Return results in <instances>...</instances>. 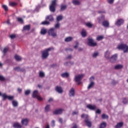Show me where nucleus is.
I'll use <instances>...</instances> for the list:
<instances>
[{
  "instance_id": "72a5a7b5",
  "label": "nucleus",
  "mask_w": 128,
  "mask_h": 128,
  "mask_svg": "<svg viewBox=\"0 0 128 128\" xmlns=\"http://www.w3.org/2000/svg\"><path fill=\"white\" fill-rule=\"evenodd\" d=\"M66 5H62L61 6V8H60V10L62 12L63 10H66Z\"/></svg>"
},
{
  "instance_id": "6e6552de",
  "label": "nucleus",
  "mask_w": 128,
  "mask_h": 128,
  "mask_svg": "<svg viewBox=\"0 0 128 128\" xmlns=\"http://www.w3.org/2000/svg\"><path fill=\"white\" fill-rule=\"evenodd\" d=\"M84 122L88 128H92V121H90L88 116L85 118Z\"/></svg>"
},
{
  "instance_id": "412c9836",
  "label": "nucleus",
  "mask_w": 128,
  "mask_h": 128,
  "mask_svg": "<svg viewBox=\"0 0 128 128\" xmlns=\"http://www.w3.org/2000/svg\"><path fill=\"white\" fill-rule=\"evenodd\" d=\"M81 36H82V38H86V31L84 30H82L81 32Z\"/></svg>"
},
{
  "instance_id": "c9c22d12",
  "label": "nucleus",
  "mask_w": 128,
  "mask_h": 128,
  "mask_svg": "<svg viewBox=\"0 0 128 128\" xmlns=\"http://www.w3.org/2000/svg\"><path fill=\"white\" fill-rule=\"evenodd\" d=\"M72 4L76 6H78V4H80V2L78 0H74L72 1Z\"/></svg>"
},
{
  "instance_id": "393cba45",
  "label": "nucleus",
  "mask_w": 128,
  "mask_h": 128,
  "mask_svg": "<svg viewBox=\"0 0 128 128\" xmlns=\"http://www.w3.org/2000/svg\"><path fill=\"white\" fill-rule=\"evenodd\" d=\"M62 78H68L70 76V74L68 72H64L61 74Z\"/></svg>"
},
{
  "instance_id": "bb28decb",
  "label": "nucleus",
  "mask_w": 128,
  "mask_h": 128,
  "mask_svg": "<svg viewBox=\"0 0 128 128\" xmlns=\"http://www.w3.org/2000/svg\"><path fill=\"white\" fill-rule=\"evenodd\" d=\"M62 18H64V16L62 15H60L57 16L56 17V20L57 22H60V20H62Z\"/></svg>"
},
{
  "instance_id": "a211bd4d",
  "label": "nucleus",
  "mask_w": 128,
  "mask_h": 128,
  "mask_svg": "<svg viewBox=\"0 0 128 128\" xmlns=\"http://www.w3.org/2000/svg\"><path fill=\"white\" fill-rule=\"evenodd\" d=\"M38 90H34L32 94V98H36L38 96Z\"/></svg>"
},
{
  "instance_id": "f03ea898",
  "label": "nucleus",
  "mask_w": 128,
  "mask_h": 128,
  "mask_svg": "<svg viewBox=\"0 0 128 128\" xmlns=\"http://www.w3.org/2000/svg\"><path fill=\"white\" fill-rule=\"evenodd\" d=\"M58 0H53L50 6V10L52 12H56V2Z\"/></svg>"
},
{
  "instance_id": "13d9d810",
  "label": "nucleus",
  "mask_w": 128,
  "mask_h": 128,
  "mask_svg": "<svg viewBox=\"0 0 128 128\" xmlns=\"http://www.w3.org/2000/svg\"><path fill=\"white\" fill-rule=\"evenodd\" d=\"M114 0H108V2L110 4H114Z\"/></svg>"
},
{
  "instance_id": "1a4fd4ad",
  "label": "nucleus",
  "mask_w": 128,
  "mask_h": 128,
  "mask_svg": "<svg viewBox=\"0 0 128 128\" xmlns=\"http://www.w3.org/2000/svg\"><path fill=\"white\" fill-rule=\"evenodd\" d=\"M55 90H56L58 94H62V92H64L62 88L60 86H56L55 88Z\"/></svg>"
},
{
  "instance_id": "2f4dec72",
  "label": "nucleus",
  "mask_w": 128,
  "mask_h": 128,
  "mask_svg": "<svg viewBox=\"0 0 128 128\" xmlns=\"http://www.w3.org/2000/svg\"><path fill=\"white\" fill-rule=\"evenodd\" d=\"M45 76H46V74H44V72L42 71L39 72L40 78H44Z\"/></svg>"
},
{
  "instance_id": "c85d7f7f",
  "label": "nucleus",
  "mask_w": 128,
  "mask_h": 128,
  "mask_svg": "<svg viewBox=\"0 0 128 128\" xmlns=\"http://www.w3.org/2000/svg\"><path fill=\"white\" fill-rule=\"evenodd\" d=\"M12 104L13 106H14V108H16V106H18V102L16 100H13L12 102Z\"/></svg>"
},
{
  "instance_id": "f3484780",
  "label": "nucleus",
  "mask_w": 128,
  "mask_h": 128,
  "mask_svg": "<svg viewBox=\"0 0 128 128\" xmlns=\"http://www.w3.org/2000/svg\"><path fill=\"white\" fill-rule=\"evenodd\" d=\"M98 24H102L104 20V16H102L98 18Z\"/></svg>"
},
{
  "instance_id": "9d476101",
  "label": "nucleus",
  "mask_w": 128,
  "mask_h": 128,
  "mask_svg": "<svg viewBox=\"0 0 128 128\" xmlns=\"http://www.w3.org/2000/svg\"><path fill=\"white\" fill-rule=\"evenodd\" d=\"M116 58H118V56L115 54L112 56L109 59L110 62H115L116 60Z\"/></svg>"
},
{
  "instance_id": "20e7f679",
  "label": "nucleus",
  "mask_w": 128,
  "mask_h": 128,
  "mask_svg": "<svg viewBox=\"0 0 128 128\" xmlns=\"http://www.w3.org/2000/svg\"><path fill=\"white\" fill-rule=\"evenodd\" d=\"M118 48L122 50L124 52H128V46L126 44H121L118 46Z\"/></svg>"
},
{
  "instance_id": "6e6d98bb",
  "label": "nucleus",
  "mask_w": 128,
  "mask_h": 128,
  "mask_svg": "<svg viewBox=\"0 0 128 128\" xmlns=\"http://www.w3.org/2000/svg\"><path fill=\"white\" fill-rule=\"evenodd\" d=\"M98 56V52H95L93 54L92 56L93 58H96Z\"/></svg>"
},
{
  "instance_id": "a18cd8bd",
  "label": "nucleus",
  "mask_w": 128,
  "mask_h": 128,
  "mask_svg": "<svg viewBox=\"0 0 128 128\" xmlns=\"http://www.w3.org/2000/svg\"><path fill=\"white\" fill-rule=\"evenodd\" d=\"M86 26H88V28H92V24L90 22H88L86 24Z\"/></svg>"
},
{
  "instance_id": "4be33fe9",
  "label": "nucleus",
  "mask_w": 128,
  "mask_h": 128,
  "mask_svg": "<svg viewBox=\"0 0 128 128\" xmlns=\"http://www.w3.org/2000/svg\"><path fill=\"white\" fill-rule=\"evenodd\" d=\"M124 126V123L122 122H118L116 124V125L115 126L116 128H120L122 126Z\"/></svg>"
},
{
  "instance_id": "c756f323",
  "label": "nucleus",
  "mask_w": 128,
  "mask_h": 128,
  "mask_svg": "<svg viewBox=\"0 0 128 128\" xmlns=\"http://www.w3.org/2000/svg\"><path fill=\"white\" fill-rule=\"evenodd\" d=\"M50 22L46 20L42 22L41 23V24H42L43 26H48L50 24Z\"/></svg>"
},
{
  "instance_id": "680f3d73",
  "label": "nucleus",
  "mask_w": 128,
  "mask_h": 128,
  "mask_svg": "<svg viewBox=\"0 0 128 128\" xmlns=\"http://www.w3.org/2000/svg\"><path fill=\"white\" fill-rule=\"evenodd\" d=\"M100 112H102V111H100V110L99 109H98L96 110V114H100Z\"/></svg>"
},
{
  "instance_id": "69168bd1",
  "label": "nucleus",
  "mask_w": 128,
  "mask_h": 128,
  "mask_svg": "<svg viewBox=\"0 0 128 128\" xmlns=\"http://www.w3.org/2000/svg\"><path fill=\"white\" fill-rule=\"evenodd\" d=\"M22 88H18V92H19L20 94V92H22Z\"/></svg>"
},
{
  "instance_id": "0e129e2a",
  "label": "nucleus",
  "mask_w": 128,
  "mask_h": 128,
  "mask_svg": "<svg viewBox=\"0 0 128 128\" xmlns=\"http://www.w3.org/2000/svg\"><path fill=\"white\" fill-rule=\"evenodd\" d=\"M72 58V55H69L66 57V60H70Z\"/></svg>"
},
{
  "instance_id": "8fccbe9b",
  "label": "nucleus",
  "mask_w": 128,
  "mask_h": 128,
  "mask_svg": "<svg viewBox=\"0 0 128 128\" xmlns=\"http://www.w3.org/2000/svg\"><path fill=\"white\" fill-rule=\"evenodd\" d=\"M30 94V90H26L25 91V94L26 96H28Z\"/></svg>"
},
{
  "instance_id": "58836bf2",
  "label": "nucleus",
  "mask_w": 128,
  "mask_h": 128,
  "mask_svg": "<svg viewBox=\"0 0 128 128\" xmlns=\"http://www.w3.org/2000/svg\"><path fill=\"white\" fill-rule=\"evenodd\" d=\"M102 120H106V118H108V115H106V114H102Z\"/></svg>"
},
{
  "instance_id": "49530a36",
  "label": "nucleus",
  "mask_w": 128,
  "mask_h": 128,
  "mask_svg": "<svg viewBox=\"0 0 128 128\" xmlns=\"http://www.w3.org/2000/svg\"><path fill=\"white\" fill-rule=\"evenodd\" d=\"M122 102H123L124 104H128V100L126 99V98H123Z\"/></svg>"
},
{
  "instance_id": "5701e85b",
  "label": "nucleus",
  "mask_w": 128,
  "mask_h": 128,
  "mask_svg": "<svg viewBox=\"0 0 128 128\" xmlns=\"http://www.w3.org/2000/svg\"><path fill=\"white\" fill-rule=\"evenodd\" d=\"M14 58L17 62H20V60H22V57L18 55H15Z\"/></svg>"
},
{
  "instance_id": "3c124183",
  "label": "nucleus",
  "mask_w": 128,
  "mask_h": 128,
  "mask_svg": "<svg viewBox=\"0 0 128 128\" xmlns=\"http://www.w3.org/2000/svg\"><path fill=\"white\" fill-rule=\"evenodd\" d=\"M20 72H26V69L24 68H20Z\"/></svg>"
},
{
  "instance_id": "dca6fc26",
  "label": "nucleus",
  "mask_w": 128,
  "mask_h": 128,
  "mask_svg": "<svg viewBox=\"0 0 128 128\" xmlns=\"http://www.w3.org/2000/svg\"><path fill=\"white\" fill-rule=\"evenodd\" d=\"M28 119L25 118L23 119L22 120V124L23 126H28Z\"/></svg>"
},
{
  "instance_id": "423d86ee",
  "label": "nucleus",
  "mask_w": 128,
  "mask_h": 128,
  "mask_svg": "<svg viewBox=\"0 0 128 128\" xmlns=\"http://www.w3.org/2000/svg\"><path fill=\"white\" fill-rule=\"evenodd\" d=\"M84 76V74H80L75 76V82H79L82 79V78Z\"/></svg>"
},
{
  "instance_id": "ddd939ff",
  "label": "nucleus",
  "mask_w": 128,
  "mask_h": 128,
  "mask_svg": "<svg viewBox=\"0 0 128 128\" xmlns=\"http://www.w3.org/2000/svg\"><path fill=\"white\" fill-rule=\"evenodd\" d=\"M102 24L104 28H108V26H110V22H108V20H104L102 22Z\"/></svg>"
},
{
  "instance_id": "a19ab883",
  "label": "nucleus",
  "mask_w": 128,
  "mask_h": 128,
  "mask_svg": "<svg viewBox=\"0 0 128 128\" xmlns=\"http://www.w3.org/2000/svg\"><path fill=\"white\" fill-rule=\"evenodd\" d=\"M104 38V36H98L96 38V40L98 41L102 40Z\"/></svg>"
},
{
  "instance_id": "f257e3e1",
  "label": "nucleus",
  "mask_w": 128,
  "mask_h": 128,
  "mask_svg": "<svg viewBox=\"0 0 128 128\" xmlns=\"http://www.w3.org/2000/svg\"><path fill=\"white\" fill-rule=\"evenodd\" d=\"M54 50V48L53 47H52V48H49L42 51V60H46V58H48V56H50V54L48 52H50L51 50Z\"/></svg>"
},
{
  "instance_id": "c03bdc74",
  "label": "nucleus",
  "mask_w": 128,
  "mask_h": 128,
  "mask_svg": "<svg viewBox=\"0 0 128 128\" xmlns=\"http://www.w3.org/2000/svg\"><path fill=\"white\" fill-rule=\"evenodd\" d=\"M17 20L19 22H20V24H24V20L22 18H18Z\"/></svg>"
},
{
  "instance_id": "e2e57ef3",
  "label": "nucleus",
  "mask_w": 128,
  "mask_h": 128,
  "mask_svg": "<svg viewBox=\"0 0 128 128\" xmlns=\"http://www.w3.org/2000/svg\"><path fill=\"white\" fill-rule=\"evenodd\" d=\"M78 46V42H76V45H75L74 46V48H77Z\"/></svg>"
},
{
  "instance_id": "7ed1b4c3",
  "label": "nucleus",
  "mask_w": 128,
  "mask_h": 128,
  "mask_svg": "<svg viewBox=\"0 0 128 128\" xmlns=\"http://www.w3.org/2000/svg\"><path fill=\"white\" fill-rule=\"evenodd\" d=\"M88 44L89 46H96L98 44L96 42H94V40L92 38H89L88 39Z\"/></svg>"
},
{
  "instance_id": "774afa93",
  "label": "nucleus",
  "mask_w": 128,
  "mask_h": 128,
  "mask_svg": "<svg viewBox=\"0 0 128 128\" xmlns=\"http://www.w3.org/2000/svg\"><path fill=\"white\" fill-rule=\"evenodd\" d=\"M72 128H78V126H76V124H74V126H72Z\"/></svg>"
},
{
  "instance_id": "473e14b6",
  "label": "nucleus",
  "mask_w": 128,
  "mask_h": 128,
  "mask_svg": "<svg viewBox=\"0 0 128 128\" xmlns=\"http://www.w3.org/2000/svg\"><path fill=\"white\" fill-rule=\"evenodd\" d=\"M110 52L108 51H106L105 52V57L107 58V59H110Z\"/></svg>"
},
{
  "instance_id": "338daca9",
  "label": "nucleus",
  "mask_w": 128,
  "mask_h": 128,
  "mask_svg": "<svg viewBox=\"0 0 128 128\" xmlns=\"http://www.w3.org/2000/svg\"><path fill=\"white\" fill-rule=\"evenodd\" d=\"M90 80H94V77L93 76H91L90 78Z\"/></svg>"
},
{
  "instance_id": "7c9ffc66",
  "label": "nucleus",
  "mask_w": 128,
  "mask_h": 128,
  "mask_svg": "<svg viewBox=\"0 0 128 128\" xmlns=\"http://www.w3.org/2000/svg\"><path fill=\"white\" fill-rule=\"evenodd\" d=\"M9 6H18V3L16 2H11L9 4Z\"/></svg>"
},
{
  "instance_id": "39448f33",
  "label": "nucleus",
  "mask_w": 128,
  "mask_h": 128,
  "mask_svg": "<svg viewBox=\"0 0 128 128\" xmlns=\"http://www.w3.org/2000/svg\"><path fill=\"white\" fill-rule=\"evenodd\" d=\"M48 34L49 36H51L53 38L56 36V32L54 31V28H51L48 31Z\"/></svg>"
},
{
  "instance_id": "4468645a",
  "label": "nucleus",
  "mask_w": 128,
  "mask_h": 128,
  "mask_svg": "<svg viewBox=\"0 0 128 128\" xmlns=\"http://www.w3.org/2000/svg\"><path fill=\"white\" fill-rule=\"evenodd\" d=\"M46 20H49V22H54V16H52V15H49L47 16L46 17Z\"/></svg>"
},
{
  "instance_id": "ea45409f",
  "label": "nucleus",
  "mask_w": 128,
  "mask_h": 128,
  "mask_svg": "<svg viewBox=\"0 0 128 128\" xmlns=\"http://www.w3.org/2000/svg\"><path fill=\"white\" fill-rule=\"evenodd\" d=\"M2 8L4 10L5 12H8V8L6 5H2Z\"/></svg>"
},
{
  "instance_id": "864d4df0",
  "label": "nucleus",
  "mask_w": 128,
  "mask_h": 128,
  "mask_svg": "<svg viewBox=\"0 0 128 128\" xmlns=\"http://www.w3.org/2000/svg\"><path fill=\"white\" fill-rule=\"evenodd\" d=\"M60 23H57L55 25V28H60Z\"/></svg>"
},
{
  "instance_id": "f704fd0d",
  "label": "nucleus",
  "mask_w": 128,
  "mask_h": 128,
  "mask_svg": "<svg viewBox=\"0 0 128 128\" xmlns=\"http://www.w3.org/2000/svg\"><path fill=\"white\" fill-rule=\"evenodd\" d=\"M1 96L3 98V100H6V98H8V96L6 94H2Z\"/></svg>"
},
{
  "instance_id": "052dcab7",
  "label": "nucleus",
  "mask_w": 128,
  "mask_h": 128,
  "mask_svg": "<svg viewBox=\"0 0 128 128\" xmlns=\"http://www.w3.org/2000/svg\"><path fill=\"white\" fill-rule=\"evenodd\" d=\"M78 114V112L74 111L72 112V114L74 116V114Z\"/></svg>"
},
{
  "instance_id": "bf43d9fd",
  "label": "nucleus",
  "mask_w": 128,
  "mask_h": 128,
  "mask_svg": "<svg viewBox=\"0 0 128 128\" xmlns=\"http://www.w3.org/2000/svg\"><path fill=\"white\" fill-rule=\"evenodd\" d=\"M56 122L54 121V120H52V126L54 127V123Z\"/></svg>"
},
{
  "instance_id": "5fc2aeb1",
  "label": "nucleus",
  "mask_w": 128,
  "mask_h": 128,
  "mask_svg": "<svg viewBox=\"0 0 128 128\" xmlns=\"http://www.w3.org/2000/svg\"><path fill=\"white\" fill-rule=\"evenodd\" d=\"M9 100H14V96H8V98Z\"/></svg>"
},
{
  "instance_id": "79ce46f5",
  "label": "nucleus",
  "mask_w": 128,
  "mask_h": 128,
  "mask_svg": "<svg viewBox=\"0 0 128 128\" xmlns=\"http://www.w3.org/2000/svg\"><path fill=\"white\" fill-rule=\"evenodd\" d=\"M50 105H46V106L44 108L45 110V112H48V110H50Z\"/></svg>"
},
{
  "instance_id": "9b49d317",
  "label": "nucleus",
  "mask_w": 128,
  "mask_h": 128,
  "mask_svg": "<svg viewBox=\"0 0 128 128\" xmlns=\"http://www.w3.org/2000/svg\"><path fill=\"white\" fill-rule=\"evenodd\" d=\"M124 19H119L117 20L116 24V26H122V24H124Z\"/></svg>"
},
{
  "instance_id": "b1692460",
  "label": "nucleus",
  "mask_w": 128,
  "mask_h": 128,
  "mask_svg": "<svg viewBox=\"0 0 128 128\" xmlns=\"http://www.w3.org/2000/svg\"><path fill=\"white\" fill-rule=\"evenodd\" d=\"M124 68V66L122 64H118L114 66L115 70H120Z\"/></svg>"
},
{
  "instance_id": "2eb2a0df",
  "label": "nucleus",
  "mask_w": 128,
  "mask_h": 128,
  "mask_svg": "<svg viewBox=\"0 0 128 128\" xmlns=\"http://www.w3.org/2000/svg\"><path fill=\"white\" fill-rule=\"evenodd\" d=\"M74 94H75L74 88H72L69 92V96H74Z\"/></svg>"
},
{
  "instance_id": "0eeeda50",
  "label": "nucleus",
  "mask_w": 128,
  "mask_h": 128,
  "mask_svg": "<svg viewBox=\"0 0 128 128\" xmlns=\"http://www.w3.org/2000/svg\"><path fill=\"white\" fill-rule=\"evenodd\" d=\"M64 110L62 109V108L57 109L53 112V114H55V115L62 114Z\"/></svg>"
},
{
  "instance_id": "603ef678",
  "label": "nucleus",
  "mask_w": 128,
  "mask_h": 128,
  "mask_svg": "<svg viewBox=\"0 0 128 128\" xmlns=\"http://www.w3.org/2000/svg\"><path fill=\"white\" fill-rule=\"evenodd\" d=\"M8 48H4L3 50L4 54H6V52H8Z\"/></svg>"
},
{
  "instance_id": "6ab92c4d",
  "label": "nucleus",
  "mask_w": 128,
  "mask_h": 128,
  "mask_svg": "<svg viewBox=\"0 0 128 128\" xmlns=\"http://www.w3.org/2000/svg\"><path fill=\"white\" fill-rule=\"evenodd\" d=\"M30 30V25H26L23 27V30L28 32Z\"/></svg>"
},
{
  "instance_id": "de8ad7c7",
  "label": "nucleus",
  "mask_w": 128,
  "mask_h": 128,
  "mask_svg": "<svg viewBox=\"0 0 128 128\" xmlns=\"http://www.w3.org/2000/svg\"><path fill=\"white\" fill-rule=\"evenodd\" d=\"M0 80L4 82V81L6 80V78H4V76L0 75Z\"/></svg>"
},
{
  "instance_id": "a878e982",
  "label": "nucleus",
  "mask_w": 128,
  "mask_h": 128,
  "mask_svg": "<svg viewBox=\"0 0 128 128\" xmlns=\"http://www.w3.org/2000/svg\"><path fill=\"white\" fill-rule=\"evenodd\" d=\"M106 128V122H103L100 124V128Z\"/></svg>"
},
{
  "instance_id": "e433bc0d",
  "label": "nucleus",
  "mask_w": 128,
  "mask_h": 128,
  "mask_svg": "<svg viewBox=\"0 0 128 128\" xmlns=\"http://www.w3.org/2000/svg\"><path fill=\"white\" fill-rule=\"evenodd\" d=\"M94 82H92L88 86V90H90V88H92L94 86Z\"/></svg>"
},
{
  "instance_id": "aec40b11",
  "label": "nucleus",
  "mask_w": 128,
  "mask_h": 128,
  "mask_svg": "<svg viewBox=\"0 0 128 128\" xmlns=\"http://www.w3.org/2000/svg\"><path fill=\"white\" fill-rule=\"evenodd\" d=\"M13 128H22V125L18 124V122H16L13 124Z\"/></svg>"
},
{
  "instance_id": "4c0bfd02",
  "label": "nucleus",
  "mask_w": 128,
  "mask_h": 128,
  "mask_svg": "<svg viewBox=\"0 0 128 128\" xmlns=\"http://www.w3.org/2000/svg\"><path fill=\"white\" fill-rule=\"evenodd\" d=\"M41 34H46V29H42L40 31Z\"/></svg>"
},
{
  "instance_id": "37998d69",
  "label": "nucleus",
  "mask_w": 128,
  "mask_h": 128,
  "mask_svg": "<svg viewBox=\"0 0 128 128\" xmlns=\"http://www.w3.org/2000/svg\"><path fill=\"white\" fill-rule=\"evenodd\" d=\"M37 100H39L40 102H42V100H44V99L42 98L40 96H38L36 97Z\"/></svg>"
},
{
  "instance_id": "f8f14e48",
  "label": "nucleus",
  "mask_w": 128,
  "mask_h": 128,
  "mask_svg": "<svg viewBox=\"0 0 128 128\" xmlns=\"http://www.w3.org/2000/svg\"><path fill=\"white\" fill-rule=\"evenodd\" d=\"M86 108L92 110H96V107L94 105L88 104L86 106Z\"/></svg>"
},
{
  "instance_id": "4d7b16f0",
  "label": "nucleus",
  "mask_w": 128,
  "mask_h": 128,
  "mask_svg": "<svg viewBox=\"0 0 128 128\" xmlns=\"http://www.w3.org/2000/svg\"><path fill=\"white\" fill-rule=\"evenodd\" d=\"M16 36L14 34H11L10 36V38H12V40H14V38H15Z\"/></svg>"
},
{
  "instance_id": "cd10ccee",
  "label": "nucleus",
  "mask_w": 128,
  "mask_h": 128,
  "mask_svg": "<svg viewBox=\"0 0 128 128\" xmlns=\"http://www.w3.org/2000/svg\"><path fill=\"white\" fill-rule=\"evenodd\" d=\"M64 40L66 42H72V37H67L65 38Z\"/></svg>"
},
{
  "instance_id": "09e8293b",
  "label": "nucleus",
  "mask_w": 128,
  "mask_h": 128,
  "mask_svg": "<svg viewBox=\"0 0 128 128\" xmlns=\"http://www.w3.org/2000/svg\"><path fill=\"white\" fill-rule=\"evenodd\" d=\"M20 67L17 66V67L14 68V70H16V72H20Z\"/></svg>"
}]
</instances>
